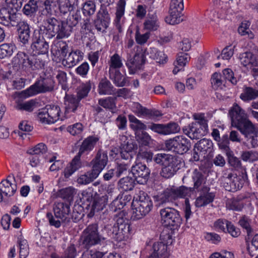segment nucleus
<instances>
[{
  "label": "nucleus",
  "instance_id": "nucleus-1",
  "mask_svg": "<svg viewBox=\"0 0 258 258\" xmlns=\"http://www.w3.org/2000/svg\"><path fill=\"white\" fill-rule=\"evenodd\" d=\"M115 223L113 226L105 225L100 230L97 223L89 224L83 231L80 237V242L83 248L90 247L104 244L108 237L116 241H122L129 236L130 225L124 211H119L114 215Z\"/></svg>",
  "mask_w": 258,
  "mask_h": 258
},
{
  "label": "nucleus",
  "instance_id": "nucleus-2",
  "mask_svg": "<svg viewBox=\"0 0 258 258\" xmlns=\"http://www.w3.org/2000/svg\"><path fill=\"white\" fill-rule=\"evenodd\" d=\"M153 160L162 166L160 175L165 178L171 177L179 169L180 161L176 157L170 154H158Z\"/></svg>",
  "mask_w": 258,
  "mask_h": 258
},
{
  "label": "nucleus",
  "instance_id": "nucleus-3",
  "mask_svg": "<svg viewBox=\"0 0 258 258\" xmlns=\"http://www.w3.org/2000/svg\"><path fill=\"white\" fill-rule=\"evenodd\" d=\"M190 188L185 186L179 187L167 188L162 193L156 197V201L158 206L165 205L167 203L172 202L178 198H184L190 195Z\"/></svg>",
  "mask_w": 258,
  "mask_h": 258
},
{
  "label": "nucleus",
  "instance_id": "nucleus-4",
  "mask_svg": "<svg viewBox=\"0 0 258 258\" xmlns=\"http://www.w3.org/2000/svg\"><path fill=\"white\" fill-rule=\"evenodd\" d=\"M153 207V203L150 197L144 192L140 193L139 199L132 203L133 213L132 218L139 220L149 213Z\"/></svg>",
  "mask_w": 258,
  "mask_h": 258
},
{
  "label": "nucleus",
  "instance_id": "nucleus-5",
  "mask_svg": "<svg viewBox=\"0 0 258 258\" xmlns=\"http://www.w3.org/2000/svg\"><path fill=\"white\" fill-rule=\"evenodd\" d=\"M53 210L55 218L57 220H55L51 213L48 212L46 214V217L51 226L59 228L61 225V222L68 223L70 221L69 216L71 210L68 204L61 202L55 203Z\"/></svg>",
  "mask_w": 258,
  "mask_h": 258
},
{
  "label": "nucleus",
  "instance_id": "nucleus-6",
  "mask_svg": "<svg viewBox=\"0 0 258 258\" xmlns=\"http://www.w3.org/2000/svg\"><path fill=\"white\" fill-rule=\"evenodd\" d=\"M228 114L232 126L236 127L240 132L252 123L248 119L245 110L237 103H234L229 109Z\"/></svg>",
  "mask_w": 258,
  "mask_h": 258
},
{
  "label": "nucleus",
  "instance_id": "nucleus-7",
  "mask_svg": "<svg viewBox=\"0 0 258 258\" xmlns=\"http://www.w3.org/2000/svg\"><path fill=\"white\" fill-rule=\"evenodd\" d=\"M247 179V175L245 173L237 175V174L230 172L224 174L222 177V186L225 190L234 192L240 189Z\"/></svg>",
  "mask_w": 258,
  "mask_h": 258
},
{
  "label": "nucleus",
  "instance_id": "nucleus-8",
  "mask_svg": "<svg viewBox=\"0 0 258 258\" xmlns=\"http://www.w3.org/2000/svg\"><path fill=\"white\" fill-rule=\"evenodd\" d=\"M55 82L51 77H40L34 84L22 92L25 96H30L38 93L51 92L54 90Z\"/></svg>",
  "mask_w": 258,
  "mask_h": 258
},
{
  "label": "nucleus",
  "instance_id": "nucleus-9",
  "mask_svg": "<svg viewBox=\"0 0 258 258\" xmlns=\"http://www.w3.org/2000/svg\"><path fill=\"white\" fill-rule=\"evenodd\" d=\"M165 145L166 150L179 154L186 153L191 147L190 141L182 136L166 141Z\"/></svg>",
  "mask_w": 258,
  "mask_h": 258
},
{
  "label": "nucleus",
  "instance_id": "nucleus-10",
  "mask_svg": "<svg viewBox=\"0 0 258 258\" xmlns=\"http://www.w3.org/2000/svg\"><path fill=\"white\" fill-rule=\"evenodd\" d=\"M161 220L165 225L177 229L182 223L179 212L173 208L167 207L160 210Z\"/></svg>",
  "mask_w": 258,
  "mask_h": 258
},
{
  "label": "nucleus",
  "instance_id": "nucleus-11",
  "mask_svg": "<svg viewBox=\"0 0 258 258\" xmlns=\"http://www.w3.org/2000/svg\"><path fill=\"white\" fill-rule=\"evenodd\" d=\"M160 240L162 241L157 242L153 245V253L148 258H168L167 244L171 243V236L169 234L160 235Z\"/></svg>",
  "mask_w": 258,
  "mask_h": 258
},
{
  "label": "nucleus",
  "instance_id": "nucleus-12",
  "mask_svg": "<svg viewBox=\"0 0 258 258\" xmlns=\"http://www.w3.org/2000/svg\"><path fill=\"white\" fill-rule=\"evenodd\" d=\"M60 108L55 105H47L38 113V118L42 123H53L59 118Z\"/></svg>",
  "mask_w": 258,
  "mask_h": 258
},
{
  "label": "nucleus",
  "instance_id": "nucleus-13",
  "mask_svg": "<svg viewBox=\"0 0 258 258\" xmlns=\"http://www.w3.org/2000/svg\"><path fill=\"white\" fill-rule=\"evenodd\" d=\"M183 8V0H171L169 11V16L166 18V22L171 25L181 22L182 19L181 18V15Z\"/></svg>",
  "mask_w": 258,
  "mask_h": 258
},
{
  "label": "nucleus",
  "instance_id": "nucleus-14",
  "mask_svg": "<svg viewBox=\"0 0 258 258\" xmlns=\"http://www.w3.org/2000/svg\"><path fill=\"white\" fill-rule=\"evenodd\" d=\"M131 172L137 182L144 184L149 178L150 171L145 164L138 163L132 167Z\"/></svg>",
  "mask_w": 258,
  "mask_h": 258
},
{
  "label": "nucleus",
  "instance_id": "nucleus-15",
  "mask_svg": "<svg viewBox=\"0 0 258 258\" xmlns=\"http://www.w3.org/2000/svg\"><path fill=\"white\" fill-rule=\"evenodd\" d=\"M11 178L15 179L14 176L9 175L0 183V202L5 201V197L13 196L17 190V185L11 182Z\"/></svg>",
  "mask_w": 258,
  "mask_h": 258
},
{
  "label": "nucleus",
  "instance_id": "nucleus-16",
  "mask_svg": "<svg viewBox=\"0 0 258 258\" xmlns=\"http://www.w3.org/2000/svg\"><path fill=\"white\" fill-rule=\"evenodd\" d=\"M67 26V23H60L55 18L47 19L44 23V25L40 27V30L42 31H46L47 32H66L68 31L66 29Z\"/></svg>",
  "mask_w": 258,
  "mask_h": 258
},
{
  "label": "nucleus",
  "instance_id": "nucleus-17",
  "mask_svg": "<svg viewBox=\"0 0 258 258\" xmlns=\"http://www.w3.org/2000/svg\"><path fill=\"white\" fill-rule=\"evenodd\" d=\"M145 61V52L142 51L136 53L133 58H128L126 65L130 74H134L137 70L141 69Z\"/></svg>",
  "mask_w": 258,
  "mask_h": 258
},
{
  "label": "nucleus",
  "instance_id": "nucleus-18",
  "mask_svg": "<svg viewBox=\"0 0 258 258\" xmlns=\"http://www.w3.org/2000/svg\"><path fill=\"white\" fill-rule=\"evenodd\" d=\"M126 6L125 0H119L116 4L114 23L119 32L125 30L123 23V16Z\"/></svg>",
  "mask_w": 258,
  "mask_h": 258
},
{
  "label": "nucleus",
  "instance_id": "nucleus-19",
  "mask_svg": "<svg viewBox=\"0 0 258 258\" xmlns=\"http://www.w3.org/2000/svg\"><path fill=\"white\" fill-rule=\"evenodd\" d=\"M183 132L188 136L191 139H199L207 133V130L202 127L198 123L189 124L182 129Z\"/></svg>",
  "mask_w": 258,
  "mask_h": 258
},
{
  "label": "nucleus",
  "instance_id": "nucleus-20",
  "mask_svg": "<svg viewBox=\"0 0 258 258\" xmlns=\"http://www.w3.org/2000/svg\"><path fill=\"white\" fill-rule=\"evenodd\" d=\"M107 162L108 156L107 153L99 150L95 158L91 161L92 164V169L99 175L106 166Z\"/></svg>",
  "mask_w": 258,
  "mask_h": 258
},
{
  "label": "nucleus",
  "instance_id": "nucleus-21",
  "mask_svg": "<svg viewBox=\"0 0 258 258\" xmlns=\"http://www.w3.org/2000/svg\"><path fill=\"white\" fill-rule=\"evenodd\" d=\"M240 133L247 139L251 148L258 147V128L253 123Z\"/></svg>",
  "mask_w": 258,
  "mask_h": 258
},
{
  "label": "nucleus",
  "instance_id": "nucleus-22",
  "mask_svg": "<svg viewBox=\"0 0 258 258\" xmlns=\"http://www.w3.org/2000/svg\"><path fill=\"white\" fill-rule=\"evenodd\" d=\"M210 188L203 186L201 191L200 196L197 199L195 205L197 207H204L212 203L215 198L213 192H210Z\"/></svg>",
  "mask_w": 258,
  "mask_h": 258
},
{
  "label": "nucleus",
  "instance_id": "nucleus-23",
  "mask_svg": "<svg viewBox=\"0 0 258 258\" xmlns=\"http://www.w3.org/2000/svg\"><path fill=\"white\" fill-rule=\"evenodd\" d=\"M83 53L79 50L72 51L66 57L58 58V61H61L62 63L69 68L72 67L78 63L83 59Z\"/></svg>",
  "mask_w": 258,
  "mask_h": 258
},
{
  "label": "nucleus",
  "instance_id": "nucleus-24",
  "mask_svg": "<svg viewBox=\"0 0 258 258\" xmlns=\"http://www.w3.org/2000/svg\"><path fill=\"white\" fill-rule=\"evenodd\" d=\"M33 61H34V55H29L22 52H19L14 60L15 64L18 63L24 69H32Z\"/></svg>",
  "mask_w": 258,
  "mask_h": 258
},
{
  "label": "nucleus",
  "instance_id": "nucleus-25",
  "mask_svg": "<svg viewBox=\"0 0 258 258\" xmlns=\"http://www.w3.org/2000/svg\"><path fill=\"white\" fill-rule=\"evenodd\" d=\"M32 45L39 53L45 54L48 52L49 45L40 33H33Z\"/></svg>",
  "mask_w": 258,
  "mask_h": 258
},
{
  "label": "nucleus",
  "instance_id": "nucleus-26",
  "mask_svg": "<svg viewBox=\"0 0 258 258\" xmlns=\"http://www.w3.org/2000/svg\"><path fill=\"white\" fill-rule=\"evenodd\" d=\"M81 100L75 95H66L64 97V104L66 111L75 112L77 109L81 106Z\"/></svg>",
  "mask_w": 258,
  "mask_h": 258
},
{
  "label": "nucleus",
  "instance_id": "nucleus-27",
  "mask_svg": "<svg viewBox=\"0 0 258 258\" xmlns=\"http://www.w3.org/2000/svg\"><path fill=\"white\" fill-rule=\"evenodd\" d=\"M192 179L194 182V187H187L188 188L191 189V192L195 189L198 191L201 190L203 186H206L204 185L206 182L204 175L198 169H195L192 175Z\"/></svg>",
  "mask_w": 258,
  "mask_h": 258
},
{
  "label": "nucleus",
  "instance_id": "nucleus-28",
  "mask_svg": "<svg viewBox=\"0 0 258 258\" xmlns=\"http://www.w3.org/2000/svg\"><path fill=\"white\" fill-rule=\"evenodd\" d=\"M98 141V138L95 137L90 136L87 138L82 143L78 154L82 155L88 153L94 148Z\"/></svg>",
  "mask_w": 258,
  "mask_h": 258
},
{
  "label": "nucleus",
  "instance_id": "nucleus-29",
  "mask_svg": "<svg viewBox=\"0 0 258 258\" xmlns=\"http://www.w3.org/2000/svg\"><path fill=\"white\" fill-rule=\"evenodd\" d=\"M69 52V47L64 42H58L55 46L52 49V53L54 55L56 61H58V58H66Z\"/></svg>",
  "mask_w": 258,
  "mask_h": 258
},
{
  "label": "nucleus",
  "instance_id": "nucleus-30",
  "mask_svg": "<svg viewBox=\"0 0 258 258\" xmlns=\"http://www.w3.org/2000/svg\"><path fill=\"white\" fill-rule=\"evenodd\" d=\"M108 199V196L106 195L98 198L95 197L93 201L91 212L88 215L91 217L94 215L95 211H99L102 210L107 204Z\"/></svg>",
  "mask_w": 258,
  "mask_h": 258
},
{
  "label": "nucleus",
  "instance_id": "nucleus-31",
  "mask_svg": "<svg viewBox=\"0 0 258 258\" xmlns=\"http://www.w3.org/2000/svg\"><path fill=\"white\" fill-rule=\"evenodd\" d=\"M40 7L41 6L39 5V2L37 1H29L24 5L22 9V12L28 17L33 18Z\"/></svg>",
  "mask_w": 258,
  "mask_h": 258
},
{
  "label": "nucleus",
  "instance_id": "nucleus-32",
  "mask_svg": "<svg viewBox=\"0 0 258 258\" xmlns=\"http://www.w3.org/2000/svg\"><path fill=\"white\" fill-rule=\"evenodd\" d=\"M81 156V155L78 154L73 158L70 165L65 168L64 170V175L65 177L68 178L81 167L82 164L80 161Z\"/></svg>",
  "mask_w": 258,
  "mask_h": 258
},
{
  "label": "nucleus",
  "instance_id": "nucleus-33",
  "mask_svg": "<svg viewBox=\"0 0 258 258\" xmlns=\"http://www.w3.org/2000/svg\"><path fill=\"white\" fill-rule=\"evenodd\" d=\"M195 146V148H197V151H199L200 153L203 155L212 152L213 143L210 140L203 139L197 143Z\"/></svg>",
  "mask_w": 258,
  "mask_h": 258
},
{
  "label": "nucleus",
  "instance_id": "nucleus-34",
  "mask_svg": "<svg viewBox=\"0 0 258 258\" xmlns=\"http://www.w3.org/2000/svg\"><path fill=\"white\" fill-rule=\"evenodd\" d=\"M258 97V90L251 87L244 86L240 98L244 101H249Z\"/></svg>",
  "mask_w": 258,
  "mask_h": 258
},
{
  "label": "nucleus",
  "instance_id": "nucleus-35",
  "mask_svg": "<svg viewBox=\"0 0 258 258\" xmlns=\"http://www.w3.org/2000/svg\"><path fill=\"white\" fill-rule=\"evenodd\" d=\"M96 10L95 3L92 0H88L82 5V11L84 16L86 17L91 18Z\"/></svg>",
  "mask_w": 258,
  "mask_h": 258
},
{
  "label": "nucleus",
  "instance_id": "nucleus-36",
  "mask_svg": "<svg viewBox=\"0 0 258 258\" xmlns=\"http://www.w3.org/2000/svg\"><path fill=\"white\" fill-rule=\"evenodd\" d=\"M239 58L244 67L248 66L256 67L258 61L253 59V54L250 52H245L240 54Z\"/></svg>",
  "mask_w": 258,
  "mask_h": 258
},
{
  "label": "nucleus",
  "instance_id": "nucleus-37",
  "mask_svg": "<svg viewBox=\"0 0 258 258\" xmlns=\"http://www.w3.org/2000/svg\"><path fill=\"white\" fill-rule=\"evenodd\" d=\"M113 86L106 78L102 79L98 86V92L102 95H110L113 92Z\"/></svg>",
  "mask_w": 258,
  "mask_h": 258
},
{
  "label": "nucleus",
  "instance_id": "nucleus-38",
  "mask_svg": "<svg viewBox=\"0 0 258 258\" xmlns=\"http://www.w3.org/2000/svg\"><path fill=\"white\" fill-rule=\"evenodd\" d=\"M109 78L117 87H123L125 85V78L119 70L109 71Z\"/></svg>",
  "mask_w": 258,
  "mask_h": 258
},
{
  "label": "nucleus",
  "instance_id": "nucleus-39",
  "mask_svg": "<svg viewBox=\"0 0 258 258\" xmlns=\"http://www.w3.org/2000/svg\"><path fill=\"white\" fill-rule=\"evenodd\" d=\"M118 185L123 191L131 190L135 186V179L128 176L122 178L118 182Z\"/></svg>",
  "mask_w": 258,
  "mask_h": 258
},
{
  "label": "nucleus",
  "instance_id": "nucleus-40",
  "mask_svg": "<svg viewBox=\"0 0 258 258\" xmlns=\"http://www.w3.org/2000/svg\"><path fill=\"white\" fill-rule=\"evenodd\" d=\"M98 175L92 169L91 172H88L86 174L81 175L78 178L77 182L80 184H87L93 181Z\"/></svg>",
  "mask_w": 258,
  "mask_h": 258
},
{
  "label": "nucleus",
  "instance_id": "nucleus-41",
  "mask_svg": "<svg viewBox=\"0 0 258 258\" xmlns=\"http://www.w3.org/2000/svg\"><path fill=\"white\" fill-rule=\"evenodd\" d=\"M116 97H108L105 99H101L99 100V104L103 107L109 110H114L116 108L115 101Z\"/></svg>",
  "mask_w": 258,
  "mask_h": 258
},
{
  "label": "nucleus",
  "instance_id": "nucleus-42",
  "mask_svg": "<svg viewBox=\"0 0 258 258\" xmlns=\"http://www.w3.org/2000/svg\"><path fill=\"white\" fill-rule=\"evenodd\" d=\"M109 63V71H114L118 70L120 68L122 63L120 56L117 53L114 54L111 57Z\"/></svg>",
  "mask_w": 258,
  "mask_h": 258
},
{
  "label": "nucleus",
  "instance_id": "nucleus-43",
  "mask_svg": "<svg viewBox=\"0 0 258 258\" xmlns=\"http://www.w3.org/2000/svg\"><path fill=\"white\" fill-rule=\"evenodd\" d=\"M76 194L75 188L72 187L63 188L59 190L58 194L60 197L66 199L69 201L73 200L74 195Z\"/></svg>",
  "mask_w": 258,
  "mask_h": 258
},
{
  "label": "nucleus",
  "instance_id": "nucleus-44",
  "mask_svg": "<svg viewBox=\"0 0 258 258\" xmlns=\"http://www.w3.org/2000/svg\"><path fill=\"white\" fill-rule=\"evenodd\" d=\"M47 151L46 146L43 143H39L32 148L29 149L27 153L32 155H40L45 153Z\"/></svg>",
  "mask_w": 258,
  "mask_h": 258
},
{
  "label": "nucleus",
  "instance_id": "nucleus-45",
  "mask_svg": "<svg viewBox=\"0 0 258 258\" xmlns=\"http://www.w3.org/2000/svg\"><path fill=\"white\" fill-rule=\"evenodd\" d=\"M144 29L149 31H159V24L156 18L147 20L144 23Z\"/></svg>",
  "mask_w": 258,
  "mask_h": 258
},
{
  "label": "nucleus",
  "instance_id": "nucleus-46",
  "mask_svg": "<svg viewBox=\"0 0 258 258\" xmlns=\"http://www.w3.org/2000/svg\"><path fill=\"white\" fill-rule=\"evenodd\" d=\"M129 121L132 123L131 127L135 131L145 130L146 128V126L140 120L138 119L134 115H128Z\"/></svg>",
  "mask_w": 258,
  "mask_h": 258
},
{
  "label": "nucleus",
  "instance_id": "nucleus-47",
  "mask_svg": "<svg viewBox=\"0 0 258 258\" xmlns=\"http://www.w3.org/2000/svg\"><path fill=\"white\" fill-rule=\"evenodd\" d=\"M20 248V256L25 258L29 254V247L26 240L20 238L18 241Z\"/></svg>",
  "mask_w": 258,
  "mask_h": 258
},
{
  "label": "nucleus",
  "instance_id": "nucleus-48",
  "mask_svg": "<svg viewBox=\"0 0 258 258\" xmlns=\"http://www.w3.org/2000/svg\"><path fill=\"white\" fill-rule=\"evenodd\" d=\"M14 46L11 44H3L0 46V58L11 56L14 52Z\"/></svg>",
  "mask_w": 258,
  "mask_h": 258
},
{
  "label": "nucleus",
  "instance_id": "nucleus-49",
  "mask_svg": "<svg viewBox=\"0 0 258 258\" xmlns=\"http://www.w3.org/2000/svg\"><path fill=\"white\" fill-rule=\"evenodd\" d=\"M130 164L128 162L118 164L115 171L116 176L119 177L122 175L126 174L130 170Z\"/></svg>",
  "mask_w": 258,
  "mask_h": 258
},
{
  "label": "nucleus",
  "instance_id": "nucleus-50",
  "mask_svg": "<svg viewBox=\"0 0 258 258\" xmlns=\"http://www.w3.org/2000/svg\"><path fill=\"white\" fill-rule=\"evenodd\" d=\"M35 103L36 102L34 100H31L24 103H18L16 106V108L18 110L31 112L33 110L35 106Z\"/></svg>",
  "mask_w": 258,
  "mask_h": 258
},
{
  "label": "nucleus",
  "instance_id": "nucleus-51",
  "mask_svg": "<svg viewBox=\"0 0 258 258\" xmlns=\"http://www.w3.org/2000/svg\"><path fill=\"white\" fill-rule=\"evenodd\" d=\"M211 83L214 89H222L223 85V80L220 74L215 73L211 78Z\"/></svg>",
  "mask_w": 258,
  "mask_h": 258
},
{
  "label": "nucleus",
  "instance_id": "nucleus-52",
  "mask_svg": "<svg viewBox=\"0 0 258 258\" xmlns=\"http://www.w3.org/2000/svg\"><path fill=\"white\" fill-rule=\"evenodd\" d=\"M59 7L61 13L65 15L69 12L73 11L75 9L76 6L75 2L67 1L64 4L60 2Z\"/></svg>",
  "mask_w": 258,
  "mask_h": 258
},
{
  "label": "nucleus",
  "instance_id": "nucleus-53",
  "mask_svg": "<svg viewBox=\"0 0 258 258\" xmlns=\"http://www.w3.org/2000/svg\"><path fill=\"white\" fill-rule=\"evenodd\" d=\"M228 157V163L232 167L235 168H239L241 166L240 160L234 156L232 151H230L226 153Z\"/></svg>",
  "mask_w": 258,
  "mask_h": 258
},
{
  "label": "nucleus",
  "instance_id": "nucleus-54",
  "mask_svg": "<svg viewBox=\"0 0 258 258\" xmlns=\"http://www.w3.org/2000/svg\"><path fill=\"white\" fill-rule=\"evenodd\" d=\"M229 138L227 135H225L222 136V138H220L218 141V145L221 149L223 150L226 153L230 151V149L229 146Z\"/></svg>",
  "mask_w": 258,
  "mask_h": 258
},
{
  "label": "nucleus",
  "instance_id": "nucleus-55",
  "mask_svg": "<svg viewBox=\"0 0 258 258\" xmlns=\"http://www.w3.org/2000/svg\"><path fill=\"white\" fill-rule=\"evenodd\" d=\"M91 88V86L90 83H87L83 84L78 90L76 96L81 100L88 95V93L90 91Z\"/></svg>",
  "mask_w": 258,
  "mask_h": 258
},
{
  "label": "nucleus",
  "instance_id": "nucleus-56",
  "mask_svg": "<svg viewBox=\"0 0 258 258\" xmlns=\"http://www.w3.org/2000/svg\"><path fill=\"white\" fill-rule=\"evenodd\" d=\"M137 139L143 145H148L151 140L150 136L146 132L141 131L137 134Z\"/></svg>",
  "mask_w": 258,
  "mask_h": 258
},
{
  "label": "nucleus",
  "instance_id": "nucleus-57",
  "mask_svg": "<svg viewBox=\"0 0 258 258\" xmlns=\"http://www.w3.org/2000/svg\"><path fill=\"white\" fill-rule=\"evenodd\" d=\"M250 219L244 216L240 219L238 222L240 226L246 230L248 236L250 235L252 231L250 225Z\"/></svg>",
  "mask_w": 258,
  "mask_h": 258
},
{
  "label": "nucleus",
  "instance_id": "nucleus-58",
  "mask_svg": "<svg viewBox=\"0 0 258 258\" xmlns=\"http://www.w3.org/2000/svg\"><path fill=\"white\" fill-rule=\"evenodd\" d=\"M190 58V57L187 53L182 52H179L176 59L177 65L183 67L189 60Z\"/></svg>",
  "mask_w": 258,
  "mask_h": 258
},
{
  "label": "nucleus",
  "instance_id": "nucleus-59",
  "mask_svg": "<svg viewBox=\"0 0 258 258\" xmlns=\"http://www.w3.org/2000/svg\"><path fill=\"white\" fill-rule=\"evenodd\" d=\"M107 7H108V5H100V9L97 13V16L99 19L110 21V17Z\"/></svg>",
  "mask_w": 258,
  "mask_h": 258
},
{
  "label": "nucleus",
  "instance_id": "nucleus-60",
  "mask_svg": "<svg viewBox=\"0 0 258 258\" xmlns=\"http://www.w3.org/2000/svg\"><path fill=\"white\" fill-rule=\"evenodd\" d=\"M77 253V249L75 245L71 244L67 247L60 258H75Z\"/></svg>",
  "mask_w": 258,
  "mask_h": 258
},
{
  "label": "nucleus",
  "instance_id": "nucleus-61",
  "mask_svg": "<svg viewBox=\"0 0 258 258\" xmlns=\"http://www.w3.org/2000/svg\"><path fill=\"white\" fill-rule=\"evenodd\" d=\"M152 51L154 53L153 58L156 60L157 62L164 63L166 62L167 56L163 51L156 50H152Z\"/></svg>",
  "mask_w": 258,
  "mask_h": 258
},
{
  "label": "nucleus",
  "instance_id": "nucleus-62",
  "mask_svg": "<svg viewBox=\"0 0 258 258\" xmlns=\"http://www.w3.org/2000/svg\"><path fill=\"white\" fill-rule=\"evenodd\" d=\"M12 17H13V15H11L8 9L3 8L0 9V21L2 22L4 21L8 22L12 20Z\"/></svg>",
  "mask_w": 258,
  "mask_h": 258
},
{
  "label": "nucleus",
  "instance_id": "nucleus-63",
  "mask_svg": "<svg viewBox=\"0 0 258 258\" xmlns=\"http://www.w3.org/2000/svg\"><path fill=\"white\" fill-rule=\"evenodd\" d=\"M42 3L43 7L44 8L42 10L40 9V12L42 15H47L51 14V3L52 2L49 0H45L43 2H40L39 5Z\"/></svg>",
  "mask_w": 258,
  "mask_h": 258
},
{
  "label": "nucleus",
  "instance_id": "nucleus-64",
  "mask_svg": "<svg viewBox=\"0 0 258 258\" xmlns=\"http://www.w3.org/2000/svg\"><path fill=\"white\" fill-rule=\"evenodd\" d=\"M180 131L179 125L174 122L165 124V135L178 133Z\"/></svg>",
  "mask_w": 258,
  "mask_h": 258
}]
</instances>
